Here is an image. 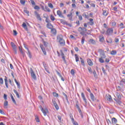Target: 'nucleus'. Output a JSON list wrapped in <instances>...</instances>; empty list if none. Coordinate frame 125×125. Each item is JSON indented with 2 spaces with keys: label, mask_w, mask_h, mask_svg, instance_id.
<instances>
[{
  "label": "nucleus",
  "mask_w": 125,
  "mask_h": 125,
  "mask_svg": "<svg viewBox=\"0 0 125 125\" xmlns=\"http://www.w3.org/2000/svg\"><path fill=\"white\" fill-rule=\"evenodd\" d=\"M41 33L44 36H45V38H46V34H45V32L44 31H41Z\"/></svg>",
  "instance_id": "e2e57ef3"
},
{
  "label": "nucleus",
  "mask_w": 125,
  "mask_h": 125,
  "mask_svg": "<svg viewBox=\"0 0 125 125\" xmlns=\"http://www.w3.org/2000/svg\"><path fill=\"white\" fill-rule=\"evenodd\" d=\"M53 26L50 22L47 24V27L48 28V29H52Z\"/></svg>",
  "instance_id": "cd10ccee"
},
{
  "label": "nucleus",
  "mask_w": 125,
  "mask_h": 125,
  "mask_svg": "<svg viewBox=\"0 0 125 125\" xmlns=\"http://www.w3.org/2000/svg\"><path fill=\"white\" fill-rule=\"evenodd\" d=\"M119 26L120 27V29H124V28H125V25H124V23H121L119 24Z\"/></svg>",
  "instance_id": "473e14b6"
},
{
  "label": "nucleus",
  "mask_w": 125,
  "mask_h": 125,
  "mask_svg": "<svg viewBox=\"0 0 125 125\" xmlns=\"http://www.w3.org/2000/svg\"><path fill=\"white\" fill-rule=\"evenodd\" d=\"M106 42L108 43H112V42H113V39H112L111 38H109L106 40Z\"/></svg>",
  "instance_id": "393cba45"
},
{
  "label": "nucleus",
  "mask_w": 125,
  "mask_h": 125,
  "mask_svg": "<svg viewBox=\"0 0 125 125\" xmlns=\"http://www.w3.org/2000/svg\"><path fill=\"white\" fill-rule=\"evenodd\" d=\"M89 21H90V25H93V24H94L93 19H89Z\"/></svg>",
  "instance_id": "4c0bfd02"
},
{
  "label": "nucleus",
  "mask_w": 125,
  "mask_h": 125,
  "mask_svg": "<svg viewBox=\"0 0 125 125\" xmlns=\"http://www.w3.org/2000/svg\"><path fill=\"white\" fill-rule=\"evenodd\" d=\"M75 60L76 62H78V61H79L80 59H79V58L78 57V55L77 54H75Z\"/></svg>",
  "instance_id": "58836bf2"
},
{
  "label": "nucleus",
  "mask_w": 125,
  "mask_h": 125,
  "mask_svg": "<svg viewBox=\"0 0 125 125\" xmlns=\"http://www.w3.org/2000/svg\"><path fill=\"white\" fill-rule=\"evenodd\" d=\"M0 84H3V79L2 78H0Z\"/></svg>",
  "instance_id": "8fccbe9b"
},
{
  "label": "nucleus",
  "mask_w": 125,
  "mask_h": 125,
  "mask_svg": "<svg viewBox=\"0 0 125 125\" xmlns=\"http://www.w3.org/2000/svg\"><path fill=\"white\" fill-rule=\"evenodd\" d=\"M13 91L15 93V94H16L18 98H20V95H19V93H18V92H17V90H16V89H14Z\"/></svg>",
  "instance_id": "a878e982"
},
{
  "label": "nucleus",
  "mask_w": 125,
  "mask_h": 125,
  "mask_svg": "<svg viewBox=\"0 0 125 125\" xmlns=\"http://www.w3.org/2000/svg\"><path fill=\"white\" fill-rule=\"evenodd\" d=\"M88 43H89V44H95L96 42L94 40L91 39L88 41Z\"/></svg>",
  "instance_id": "a211bd4d"
},
{
  "label": "nucleus",
  "mask_w": 125,
  "mask_h": 125,
  "mask_svg": "<svg viewBox=\"0 0 125 125\" xmlns=\"http://www.w3.org/2000/svg\"><path fill=\"white\" fill-rule=\"evenodd\" d=\"M30 1L33 5H36V3L35 2V1H34V0H30Z\"/></svg>",
  "instance_id": "5fc2aeb1"
},
{
  "label": "nucleus",
  "mask_w": 125,
  "mask_h": 125,
  "mask_svg": "<svg viewBox=\"0 0 125 125\" xmlns=\"http://www.w3.org/2000/svg\"><path fill=\"white\" fill-rule=\"evenodd\" d=\"M19 50H20L21 53L22 54V55H24V54H25V53H24V52H23V51L22 50V49H21V48H20V47H19Z\"/></svg>",
  "instance_id": "a18cd8bd"
},
{
  "label": "nucleus",
  "mask_w": 125,
  "mask_h": 125,
  "mask_svg": "<svg viewBox=\"0 0 125 125\" xmlns=\"http://www.w3.org/2000/svg\"><path fill=\"white\" fill-rule=\"evenodd\" d=\"M83 16H84L85 17V18H88V16L87 15H86V14L85 13H83Z\"/></svg>",
  "instance_id": "4d7b16f0"
},
{
  "label": "nucleus",
  "mask_w": 125,
  "mask_h": 125,
  "mask_svg": "<svg viewBox=\"0 0 125 125\" xmlns=\"http://www.w3.org/2000/svg\"><path fill=\"white\" fill-rule=\"evenodd\" d=\"M52 103L56 110H59V106H58V104H57L56 101L52 100Z\"/></svg>",
  "instance_id": "9b49d317"
},
{
  "label": "nucleus",
  "mask_w": 125,
  "mask_h": 125,
  "mask_svg": "<svg viewBox=\"0 0 125 125\" xmlns=\"http://www.w3.org/2000/svg\"><path fill=\"white\" fill-rule=\"evenodd\" d=\"M88 70L91 74L92 73V70H91V68L90 67H88Z\"/></svg>",
  "instance_id": "6e6d98bb"
},
{
  "label": "nucleus",
  "mask_w": 125,
  "mask_h": 125,
  "mask_svg": "<svg viewBox=\"0 0 125 125\" xmlns=\"http://www.w3.org/2000/svg\"><path fill=\"white\" fill-rule=\"evenodd\" d=\"M35 15L36 16V18H37L38 20H39L40 21H42V18H41V16L40 15V14H39L38 13H37V11L35 12Z\"/></svg>",
  "instance_id": "ddd939ff"
},
{
  "label": "nucleus",
  "mask_w": 125,
  "mask_h": 125,
  "mask_svg": "<svg viewBox=\"0 0 125 125\" xmlns=\"http://www.w3.org/2000/svg\"><path fill=\"white\" fill-rule=\"evenodd\" d=\"M40 108L42 113H43L44 116H46V113H47V112H48V110H47V109H46V108L43 109V108H42V105H40Z\"/></svg>",
  "instance_id": "39448f33"
},
{
  "label": "nucleus",
  "mask_w": 125,
  "mask_h": 125,
  "mask_svg": "<svg viewBox=\"0 0 125 125\" xmlns=\"http://www.w3.org/2000/svg\"><path fill=\"white\" fill-rule=\"evenodd\" d=\"M14 36H17V31L16 30H13Z\"/></svg>",
  "instance_id": "bf43d9fd"
},
{
  "label": "nucleus",
  "mask_w": 125,
  "mask_h": 125,
  "mask_svg": "<svg viewBox=\"0 0 125 125\" xmlns=\"http://www.w3.org/2000/svg\"><path fill=\"white\" fill-rule=\"evenodd\" d=\"M45 10H46V11H47L48 12H50V9H49V8H48V7L45 6Z\"/></svg>",
  "instance_id": "e433bc0d"
},
{
  "label": "nucleus",
  "mask_w": 125,
  "mask_h": 125,
  "mask_svg": "<svg viewBox=\"0 0 125 125\" xmlns=\"http://www.w3.org/2000/svg\"><path fill=\"white\" fill-rule=\"evenodd\" d=\"M120 85H121V86H125V82H123V81H122V80H121L120 83Z\"/></svg>",
  "instance_id": "2f4dec72"
},
{
  "label": "nucleus",
  "mask_w": 125,
  "mask_h": 125,
  "mask_svg": "<svg viewBox=\"0 0 125 125\" xmlns=\"http://www.w3.org/2000/svg\"><path fill=\"white\" fill-rule=\"evenodd\" d=\"M67 17L69 19V20L70 21H73V11H70L69 14L67 15Z\"/></svg>",
  "instance_id": "6e6552de"
},
{
  "label": "nucleus",
  "mask_w": 125,
  "mask_h": 125,
  "mask_svg": "<svg viewBox=\"0 0 125 125\" xmlns=\"http://www.w3.org/2000/svg\"><path fill=\"white\" fill-rule=\"evenodd\" d=\"M86 31H87V30L85 27H80L78 28V31L80 32L81 35L82 36H86V34H85Z\"/></svg>",
  "instance_id": "f03ea898"
},
{
  "label": "nucleus",
  "mask_w": 125,
  "mask_h": 125,
  "mask_svg": "<svg viewBox=\"0 0 125 125\" xmlns=\"http://www.w3.org/2000/svg\"><path fill=\"white\" fill-rule=\"evenodd\" d=\"M34 9H36L37 10H39V9H40V6H38V5H36L34 7Z\"/></svg>",
  "instance_id": "864d4df0"
},
{
  "label": "nucleus",
  "mask_w": 125,
  "mask_h": 125,
  "mask_svg": "<svg viewBox=\"0 0 125 125\" xmlns=\"http://www.w3.org/2000/svg\"><path fill=\"white\" fill-rule=\"evenodd\" d=\"M61 55L62 56V58L63 60V61L65 63H67V62L66 61V59H65V55H64V53H62V52H61Z\"/></svg>",
  "instance_id": "2eb2a0df"
},
{
  "label": "nucleus",
  "mask_w": 125,
  "mask_h": 125,
  "mask_svg": "<svg viewBox=\"0 0 125 125\" xmlns=\"http://www.w3.org/2000/svg\"><path fill=\"white\" fill-rule=\"evenodd\" d=\"M106 99L107 100V101H110L111 102V101H113V99H112V97L111 95L107 94L105 96Z\"/></svg>",
  "instance_id": "f8f14e48"
},
{
  "label": "nucleus",
  "mask_w": 125,
  "mask_h": 125,
  "mask_svg": "<svg viewBox=\"0 0 125 125\" xmlns=\"http://www.w3.org/2000/svg\"><path fill=\"white\" fill-rule=\"evenodd\" d=\"M45 22L46 23H48H48H49L50 21H49V19H48V18H46Z\"/></svg>",
  "instance_id": "680f3d73"
},
{
  "label": "nucleus",
  "mask_w": 125,
  "mask_h": 125,
  "mask_svg": "<svg viewBox=\"0 0 125 125\" xmlns=\"http://www.w3.org/2000/svg\"><path fill=\"white\" fill-rule=\"evenodd\" d=\"M76 106L79 112H81V108H80V106H79V104H76Z\"/></svg>",
  "instance_id": "a19ab883"
},
{
  "label": "nucleus",
  "mask_w": 125,
  "mask_h": 125,
  "mask_svg": "<svg viewBox=\"0 0 125 125\" xmlns=\"http://www.w3.org/2000/svg\"><path fill=\"white\" fill-rule=\"evenodd\" d=\"M57 14L58 15L59 17H61V18H63V19H65V17H64V15H63V13L61 12L60 10H58L57 12Z\"/></svg>",
  "instance_id": "0eeeda50"
},
{
  "label": "nucleus",
  "mask_w": 125,
  "mask_h": 125,
  "mask_svg": "<svg viewBox=\"0 0 125 125\" xmlns=\"http://www.w3.org/2000/svg\"><path fill=\"white\" fill-rule=\"evenodd\" d=\"M110 54H111V55H116V54H117V51L116 50L111 51Z\"/></svg>",
  "instance_id": "c756f323"
},
{
  "label": "nucleus",
  "mask_w": 125,
  "mask_h": 125,
  "mask_svg": "<svg viewBox=\"0 0 125 125\" xmlns=\"http://www.w3.org/2000/svg\"><path fill=\"white\" fill-rule=\"evenodd\" d=\"M4 82L6 87H7V88H8V84L7 83V77L6 76H5Z\"/></svg>",
  "instance_id": "412c9836"
},
{
  "label": "nucleus",
  "mask_w": 125,
  "mask_h": 125,
  "mask_svg": "<svg viewBox=\"0 0 125 125\" xmlns=\"http://www.w3.org/2000/svg\"><path fill=\"white\" fill-rule=\"evenodd\" d=\"M78 17L80 21H82V20H83V17L82 16V15H79Z\"/></svg>",
  "instance_id": "13d9d810"
},
{
  "label": "nucleus",
  "mask_w": 125,
  "mask_h": 125,
  "mask_svg": "<svg viewBox=\"0 0 125 125\" xmlns=\"http://www.w3.org/2000/svg\"><path fill=\"white\" fill-rule=\"evenodd\" d=\"M11 98L12 99V101H13V103H14V104H16V101H15V99H14V98L13 97V96L12 95V94H11Z\"/></svg>",
  "instance_id": "c85d7f7f"
},
{
  "label": "nucleus",
  "mask_w": 125,
  "mask_h": 125,
  "mask_svg": "<svg viewBox=\"0 0 125 125\" xmlns=\"http://www.w3.org/2000/svg\"><path fill=\"white\" fill-rule=\"evenodd\" d=\"M115 95L119 100H121V99H122V96H121V94L120 93L116 92Z\"/></svg>",
  "instance_id": "dca6fc26"
},
{
  "label": "nucleus",
  "mask_w": 125,
  "mask_h": 125,
  "mask_svg": "<svg viewBox=\"0 0 125 125\" xmlns=\"http://www.w3.org/2000/svg\"><path fill=\"white\" fill-rule=\"evenodd\" d=\"M48 5L49 7H50V8H53V5L51 3H49L48 4Z\"/></svg>",
  "instance_id": "79ce46f5"
},
{
  "label": "nucleus",
  "mask_w": 125,
  "mask_h": 125,
  "mask_svg": "<svg viewBox=\"0 0 125 125\" xmlns=\"http://www.w3.org/2000/svg\"><path fill=\"white\" fill-rule=\"evenodd\" d=\"M40 47L44 55H46V51H45V48L43 47V45H41Z\"/></svg>",
  "instance_id": "4468645a"
},
{
  "label": "nucleus",
  "mask_w": 125,
  "mask_h": 125,
  "mask_svg": "<svg viewBox=\"0 0 125 125\" xmlns=\"http://www.w3.org/2000/svg\"><path fill=\"white\" fill-rule=\"evenodd\" d=\"M93 74L94 75V77H96L97 74H96V71H95V70L93 71Z\"/></svg>",
  "instance_id": "338daca9"
},
{
  "label": "nucleus",
  "mask_w": 125,
  "mask_h": 125,
  "mask_svg": "<svg viewBox=\"0 0 125 125\" xmlns=\"http://www.w3.org/2000/svg\"><path fill=\"white\" fill-rule=\"evenodd\" d=\"M27 55H28L29 58H32V54H31V52H30V51H28Z\"/></svg>",
  "instance_id": "37998d69"
},
{
  "label": "nucleus",
  "mask_w": 125,
  "mask_h": 125,
  "mask_svg": "<svg viewBox=\"0 0 125 125\" xmlns=\"http://www.w3.org/2000/svg\"><path fill=\"white\" fill-rule=\"evenodd\" d=\"M57 41L61 45H65V41L63 39L62 35H59L57 36Z\"/></svg>",
  "instance_id": "f257e3e1"
},
{
  "label": "nucleus",
  "mask_w": 125,
  "mask_h": 125,
  "mask_svg": "<svg viewBox=\"0 0 125 125\" xmlns=\"http://www.w3.org/2000/svg\"><path fill=\"white\" fill-rule=\"evenodd\" d=\"M43 43L45 46H47V45L48 44V43L44 41H43Z\"/></svg>",
  "instance_id": "3c124183"
},
{
  "label": "nucleus",
  "mask_w": 125,
  "mask_h": 125,
  "mask_svg": "<svg viewBox=\"0 0 125 125\" xmlns=\"http://www.w3.org/2000/svg\"><path fill=\"white\" fill-rule=\"evenodd\" d=\"M99 41L101 42H103L104 41V36L100 35L99 36Z\"/></svg>",
  "instance_id": "f3484780"
},
{
  "label": "nucleus",
  "mask_w": 125,
  "mask_h": 125,
  "mask_svg": "<svg viewBox=\"0 0 125 125\" xmlns=\"http://www.w3.org/2000/svg\"><path fill=\"white\" fill-rule=\"evenodd\" d=\"M112 124H116V123H118V120H117V119H116L115 118H113L112 119Z\"/></svg>",
  "instance_id": "bb28decb"
},
{
  "label": "nucleus",
  "mask_w": 125,
  "mask_h": 125,
  "mask_svg": "<svg viewBox=\"0 0 125 125\" xmlns=\"http://www.w3.org/2000/svg\"><path fill=\"white\" fill-rule=\"evenodd\" d=\"M70 39H73V40H76V38L72 35H70Z\"/></svg>",
  "instance_id": "774afa93"
},
{
  "label": "nucleus",
  "mask_w": 125,
  "mask_h": 125,
  "mask_svg": "<svg viewBox=\"0 0 125 125\" xmlns=\"http://www.w3.org/2000/svg\"><path fill=\"white\" fill-rule=\"evenodd\" d=\"M113 32L114 29L113 28H108L105 32V35H106V36H112Z\"/></svg>",
  "instance_id": "7ed1b4c3"
},
{
  "label": "nucleus",
  "mask_w": 125,
  "mask_h": 125,
  "mask_svg": "<svg viewBox=\"0 0 125 125\" xmlns=\"http://www.w3.org/2000/svg\"><path fill=\"white\" fill-rule=\"evenodd\" d=\"M116 25H117V23L115 21H113L112 22V27H116Z\"/></svg>",
  "instance_id": "c03bdc74"
},
{
  "label": "nucleus",
  "mask_w": 125,
  "mask_h": 125,
  "mask_svg": "<svg viewBox=\"0 0 125 125\" xmlns=\"http://www.w3.org/2000/svg\"><path fill=\"white\" fill-rule=\"evenodd\" d=\"M104 59L102 58H100L99 59V62H100V63H104V60H103Z\"/></svg>",
  "instance_id": "c9c22d12"
},
{
  "label": "nucleus",
  "mask_w": 125,
  "mask_h": 125,
  "mask_svg": "<svg viewBox=\"0 0 125 125\" xmlns=\"http://www.w3.org/2000/svg\"><path fill=\"white\" fill-rule=\"evenodd\" d=\"M62 94L63 95H64V96H65L66 100L68 101V96H67V95L65 93H63Z\"/></svg>",
  "instance_id": "09e8293b"
},
{
  "label": "nucleus",
  "mask_w": 125,
  "mask_h": 125,
  "mask_svg": "<svg viewBox=\"0 0 125 125\" xmlns=\"http://www.w3.org/2000/svg\"><path fill=\"white\" fill-rule=\"evenodd\" d=\"M81 96H82L85 105H86V104H87V102L86 101V98H85V96L84 95V94L82 92L81 93Z\"/></svg>",
  "instance_id": "9d476101"
},
{
  "label": "nucleus",
  "mask_w": 125,
  "mask_h": 125,
  "mask_svg": "<svg viewBox=\"0 0 125 125\" xmlns=\"http://www.w3.org/2000/svg\"><path fill=\"white\" fill-rule=\"evenodd\" d=\"M84 37H83L81 41L82 44H83L84 43Z\"/></svg>",
  "instance_id": "ea45409f"
},
{
  "label": "nucleus",
  "mask_w": 125,
  "mask_h": 125,
  "mask_svg": "<svg viewBox=\"0 0 125 125\" xmlns=\"http://www.w3.org/2000/svg\"><path fill=\"white\" fill-rule=\"evenodd\" d=\"M109 12H108V11L105 10L103 9V15H104V16H107Z\"/></svg>",
  "instance_id": "6ab92c4d"
},
{
  "label": "nucleus",
  "mask_w": 125,
  "mask_h": 125,
  "mask_svg": "<svg viewBox=\"0 0 125 125\" xmlns=\"http://www.w3.org/2000/svg\"><path fill=\"white\" fill-rule=\"evenodd\" d=\"M20 2L22 5H25V3H26L25 0H20Z\"/></svg>",
  "instance_id": "f704fd0d"
},
{
  "label": "nucleus",
  "mask_w": 125,
  "mask_h": 125,
  "mask_svg": "<svg viewBox=\"0 0 125 125\" xmlns=\"http://www.w3.org/2000/svg\"><path fill=\"white\" fill-rule=\"evenodd\" d=\"M58 119L59 120V122L61 123L62 122V117H61V116L58 115Z\"/></svg>",
  "instance_id": "72a5a7b5"
},
{
  "label": "nucleus",
  "mask_w": 125,
  "mask_h": 125,
  "mask_svg": "<svg viewBox=\"0 0 125 125\" xmlns=\"http://www.w3.org/2000/svg\"><path fill=\"white\" fill-rule=\"evenodd\" d=\"M11 45L15 52V54H17V48H16V45H15V44L13 43V42H11Z\"/></svg>",
  "instance_id": "423d86ee"
},
{
  "label": "nucleus",
  "mask_w": 125,
  "mask_h": 125,
  "mask_svg": "<svg viewBox=\"0 0 125 125\" xmlns=\"http://www.w3.org/2000/svg\"><path fill=\"white\" fill-rule=\"evenodd\" d=\"M15 82L16 83V84L17 85L18 87H19V88H20V83H19L18 82H17V80H16V79H15Z\"/></svg>",
  "instance_id": "7c9ffc66"
},
{
  "label": "nucleus",
  "mask_w": 125,
  "mask_h": 125,
  "mask_svg": "<svg viewBox=\"0 0 125 125\" xmlns=\"http://www.w3.org/2000/svg\"><path fill=\"white\" fill-rule=\"evenodd\" d=\"M80 59H81V62L82 65H83V64H84V62H83V60L82 58H80Z\"/></svg>",
  "instance_id": "0e129e2a"
},
{
  "label": "nucleus",
  "mask_w": 125,
  "mask_h": 125,
  "mask_svg": "<svg viewBox=\"0 0 125 125\" xmlns=\"http://www.w3.org/2000/svg\"><path fill=\"white\" fill-rule=\"evenodd\" d=\"M50 19L52 21H54V20H55V18L53 16V15H51Z\"/></svg>",
  "instance_id": "49530a36"
},
{
  "label": "nucleus",
  "mask_w": 125,
  "mask_h": 125,
  "mask_svg": "<svg viewBox=\"0 0 125 125\" xmlns=\"http://www.w3.org/2000/svg\"><path fill=\"white\" fill-rule=\"evenodd\" d=\"M60 21L61 23H62V24H63V25H65V24L67 25V21L61 19Z\"/></svg>",
  "instance_id": "5701e85b"
},
{
  "label": "nucleus",
  "mask_w": 125,
  "mask_h": 125,
  "mask_svg": "<svg viewBox=\"0 0 125 125\" xmlns=\"http://www.w3.org/2000/svg\"><path fill=\"white\" fill-rule=\"evenodd\" d=\"M90 97L91 100H92L93 101H96L97 102H99V100H98L95 99V97H94V95H93V94H92V93H91V94H90Z\"/></svg>",
  "instance_id": "1a4fd4ad"
},
{
  "label": "nucleus",
  "mask_w": 125,
  "mask_h": 125,
  "mask_svg": "<svg viewBox=\"0 0 125 125\" xmlns=\"http://www.w3.org/2000/svg\"><path fill=\"white\" fill-rule=\"evenodd\" d=\"M35 120L37 123H40V120L39 119L38 117H36Z\"/></svg>",
  "instance_id": "69168bd1"
},
{
  "label": "nucleus",
  "mask_w": 125,
  "mask_h": 125,
  "mask_svg": "<svg viewBox=\"0 0 125 125\" xmlns=\"http://www.w3.org/2000/svg\"><path fill=\"white\" fill-rule=\"evenodd\" d=\"M30 74L33 80H37V76H36V74H35V72L32 68H30Z\"/></svg>",
  "instance_id": "20e7f679"
},
{
  "label": "nucleus",
  "mask_w": 125,
  "mask_h": 125,
  "mask_svg": "<svg viewBox=\"0 0 125 125\" xmlns=\"http://www.w3.org/2000/svg\"><path fill=\"white\" fill-rule=\"evenodd\" d=\"M70 73L71 74V75H75V70L74 69H71V71H70Z\"/></svg>",
  "instance_id": "603ef678"
},
{
  "label": "nucleus",
  "mask_w": 125,
  "mask_h": 125,
  "mask_svg": "<svg viewBox=\"0 0 125 125\" xmlns=\"http://www.w3.org/2000/svg\"><path fill=\"white\" fill-rule=\"evenodd\" d=\"M87 62L88 65H89V66H92L93 65V63H92V61H91V60L89 59H88L87 60Z\"/></svg>",
  "instance_id": "aec40b11"
},
{
  "label": "nucleus",
  "mask_w": 125,
  "mask_h": 125,
  "mask_svg": "<svg viewBox=\"0 0 125 125\" xmlns=\"http://www.w3.org/2000/svg\"><path fill=\"white\" fill-rule=\"evenodd\" d=\"M7 105H8V102H7V101H5L4 103V106H7Z\"/></svg>",
  "instance_id": "052dcab7"
},
{
  "label": "nucleus",
  "mask_w": 125,
  "mask_h": 125,
  "mask_svg": "<svg viewBox=\"0 0 125 125\" xmlns=\"http://www.w3.org/2000/svg\"><path fill=\"white\" fill-rule=\"evenodd\" d=\"M22 27L26 30V31H28V27H27V24H26V23L23 22L22 23Z\"/></svg>",
  "instance_id": "b1692460"
},
{
  "label": "nucleus",
  "mask_w": 125,
  "mask_h": 125,
  "mask_svg": "<svg viewBox=\"0 0 125 125\" xmlns=\"http://www.w3.org/2000/svg\"><path fill=\"white\" fill-rule=\"evenodd\" d=\"M53 95L55 97H58V94H57L56 92H53Z\"/></svg>",
  "instance_id": "de8ad7c7"
},
{
  "label": "nucleus",
  "mask_w": 125,
  "mask_h": 125,
  "mask_svg": "<svg viewBox=\"0 0 125 125\" xmlns=\"http://www.w3.org/2000/svg\"><path fill=\"white\" fill-rule=\"evenodd\" d=\"M100 57L101 58H103V59L106 58V55H105V53L104 52H102L100 54Z\"/></svg>",
  "instance_id": "4be33fe9"
}]
</instances>
